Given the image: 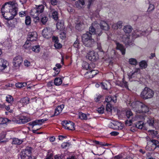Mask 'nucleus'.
I'll list each match as a JSON object with an SVG mask.
<instances>
[{
	"label": "nucleus",
	"mask_w": 159,
	"mask_h": 159,
	"mask_svg": "<svg viewBox=\"0 0 159 159\" xmlns=\"http://www.w3.org/2000/svg\"><path fill=\"white\" fill-rule=\"evenodd\" d=\"M18 8L15 4L11 2L6 3L1 9L2 15L6 19L10 20L17 14Z\"/></svg>",
	"instance_id": "f257e3e1"
},
{
	"label": "nucleus",
	"mask_w": 159,
	"mask_h": 159,
	"mask_svg": "<svg viewBox=\"0 0 159 159\" xmlns=\"http://www.w3.org/2000/svg\"><path fill=\"white\" fill-rule=\"evenodd\" d=\"M1 119L2 120H1V124H5L8 122L11 123H15L21 124H25L31 120L30 118L22 115L18 117V120H10L6 118L2 117H1Z\"/></svg>",
	"instance_id": "f03ea898"
},
{
	"label": "nucleus",
	"mask_w": 159,
	"mask_h": 159,
	"mask_svg": "<svg viewBox=\"0 0 159 159\" xmlns=\"http://www.w3.org/2000/svg\"><path fill=\"white\" fill-rule=\"evenodd\" d=\"M154 94V92L152 89L148 87H145L141 93L140 96L144 99L152 98Z\"/></svg>",
	"instance_id": "7ed1b4c3"
},
{
	"label": "nucleus",
	"mask_w": 159,
	"mask_h": 159,
	"mask_svg": "<svg viewBox=\"0 0 159 159\" xmlns=\"http://www.w3.org/2000/svg\"><path fill=\"white\" fill-rule=\"evenodd\" d=\"M31 153V148L27 147L22 151L20 153L21 159H31L32 157L30 156Z\"/></svg>",
	"instance_id": "20e7f679"
},
{
	"label": "nucleus",
	"mask_w": 159,
	"mask_h": 159,
	"mask_svg": "<svg viewBox=\"0 0 159 159\" xmlns=\"http://www.w3.org/2000/svg\"><path fill=\"white\" fill-rule=\"evenodd\" d=\"M86 58L89 61H95L99 58V55L98 53L93 51L89 52L86 55Z\"/></svg>",
	"instance_id": "39448f33"
},
{
	"label": "nucleus",
	"mask_w": 159,
	"mask_h": 159,
	"mask_svg": "<svg viewBox=\"0 0 159 159\" xmlns=\"http://www.w3.org/2000/svg\"><path fill=\"white\" fill-rule=\"evenodd\" d=\"M62 124L63 127L66 129L71 130L75 129L74 123L70 121H63L62 122Z\"/></svg>",
	"instance_id": "423d86ee"
},
{
	"label": "nucleus",
	"mask_w": 159,
	"mask_h": 159,
	"mask_svg": "<svg viewBox=\"0 0 159 159\" xmlns=\"http://www.w3.org/2000/svg\"><path fill=\"white\" fill-rule=\"evenodd\" d=\"M37 34L35 31L30 32L28 35L27 41L29 42L35 41L37 39Z\"/></svg>",
	"instance_id": "0eeeda50"
},
{
	"label": "nucleus",
	"mask_w": 159,
	"mask_h": 159,
	"mask_svg": "<svg viewBox=\"0 0 159 159\" xmlns=\"http://www.w3.org/2000/svg\"><path fill=\"white\" fill-rule=\"evenodd\" d=\"M22 62L21 57L20 56H18L14 58L13 64L15 67H19Z\"/></svg>",
	"instance_id": "6e6552de"
},
{
	"label": "nucleus",
	"mask_w": 159,
	"mask_h": 159,
	"mask_svg": "<svg viewBox=\"0 0 159 159\" xmlns=\"http://www.w3.org/2000/svg\"><path fill=\"white\" fill-rule=\"evenodd\" d=\"M140 104H141V102L139 101L134 102H132L131 106L132 107L134 110L136 112L139 113V110L140 107Z\"/></svg>",
	"instance_id": "1a4fd4ad"
},
{
	"label": "nucleus",
	"mask_w": 159,
	"mask_h": 159,
	"mask_svg": "<svg viewBox=\"0 0 159 159\" xmlns=\"http://www.w3.org/2000/svg\"><path fill=\"white\" fill-rule=\"evenodd\" d=\"M42 34L44 38L48 39L52 36V33L50 28H46L43 30Z\"/></svg>",
	"instance_id": "9d476101"
},
{
	"label": "nucleus",
	"mask_w": 159,
	"mask_h": 159,
	"mask_svg": "<svg viewBox=\"0 0 159 159\" xmlns=\"http://www.w3.org/2000/svg\"><path fill=\"white\" fill-rule=\"evenodd\" d=\"M8 65V62L7 61L0 58V71H3L6 69Z\"/></svg>",
	"instance_id": "9b49d317"
},
{
	"label": "nucleus",
	"mask_w": 159,
	"mask_h": 159,
	"mask_svg": "<svg viewBox=\"0 0 159 159\" xmlns=\"http://www.w3.org/2000/svg\"><path fill=\"white\" fill-rule=\"evenodd\" d=\"M47 119L37 120L29 123L28 124L29 125L32 126V128H34V126L41 125L42 123H43L44 121H47Z\"/></svg>",
	"instance_id": "f8f14e48"
},
{
	"label": "nucleus",
	"mask_w": 159,
	"mask_h": 159,
	"mask_svg": "<svg viewBox=\"0 0 159 159\" xmlns=\"http://www.w3.org/2000/svg\"><path fill=\"white\" fill-rule=\"evenodd\" d=\"M123 36H122V41L125 43L126 46H133V43L130 41L129 36L125 35H123Z\"/></svg>",
	"instance_id": "ddd939ff"
},
{
	"label": "nucleus",
	"mask_w": 159,
	"mask_h": 159,
	"mask_svg": "<svg viewBox=\"0 0 159 159\" xmlns=\"http://www.w3.org/2000/svg\"><path fill=\"white\" fill-rule=\"evenodd\" d=\"M140 106H141L139 111V113H146L148 111V106L141 102V104H140Z\"/></svg>",
	"instance_id": "4468645a"
},
{
	"label": "nucleus",
	"mask_w": 159,
	"mask_h": 159,
	"mask_svg": "<svg viewBox=\"0 0 159 159\" xmlns=\"http://www.w3.org/2000/svg\"><path fill=\"white\" fill-rule=\"evenodd\" d=\"M100 28L106 31L108 30L109 29V27L107 24L103 20L100 21Z\"/></svg>",
	"instance_id": "2eb2a0df"
},
{
	"label": "nucleus",
	"mask_w": 159,
	"mask_h": 159,
	"mask_svg": "<svg viewBox=\"0 0 159 159\" xmlns=\"http://www.w3.org/2000/svg\"><path fill=\"white\" fill-rule=\"evenodd\" d=\"M117 101V97L116 95L111 97V96H107L105 99V101L108 103L109 102H113L115 103Z\"/></svg>",
	"instance_id": "dca6fc26"
},
{
	"label": "nucleus",
	"mask_w": 159,
	"mask_h": 159,
	"mask_svg": "<svg viewBox=\"0 0 159 159\" xmlns=\"http://www.w3.org/2000/svg\"><path fill=\"white\" fill-rule=\"evenodd\" d=\"M39 14L35 7L33 8L30 12V15L32 16L33 18H35L37 20L39 19V17H38Z\"/></svg>",
	"instance_id": "f3484780"
},
{
	"label": "nucleus",
	"mask_w": 159,
	"mask_h": 159,
	"mask_svg": "<svg viewBox=\"0 0 159 159\" xmlns=\"http://www.w3.org/2000/svg\"><path fill=\"white\" fill-rule=\"evenodd\" d=\"M116 84L122 87L128 88L127 82L125 80L124 78L122 79V81H117Z\"/></svg>",
	"instance_id": "a211bd4d"
},
{
	"label": "nucleus",
	"mask_w": 159,
	"mask_h": 159,
	"mask_svg": "<svg viewBox=\"0 0 159 159\" xmlns=\"http://www.w3.org/2000/svg\"><path fill=\"white\" fill-rule=\"evenodd\" d=\"M116 49L119 50L122 53V55L125 54V49L123 45L118 43H116Z\"/></svg>",
	"instance_id": "6ab92c4d"
},
{
	"label": "nucleus",
	"mask_w": 159,
	"mask_h": 159,
	"mask_svg": "<svg viewBox=\"0 0 159 159\" xmlns=\"http://www.w3.org/2000/svg\"><path fill=\"white\" fill-rule=\"evenodd\" d=\"M91 39H92L91 35L89 34L88 32L83 34L82 36V39L83 43Z\"/></svg>",
	"instance_id": "aec40b11"
},
{
	"label": "nucleus",
	"mask_w": 159,
	"mask_h": 159,
	"mask_svg": "<svg viewBox=\"0 0 159 159\" xmlns=\"http://www.w3.org/2000/svg\"><path fill=\"white\" fill-rule=\"evenodd\" d=\"M85 2L84 0H78L75 2L76 7L79 9L82 8Z\"/></svg>",
	"instance_id": "412c9836"
},
{
	"label": "nucleus",
	"mask_w": 159,
	"mask_h": 159,
	"mask_svg": "<svg viewBox=\"0 0 159 159\" xmlns=\"http://www.w3.org/2000/svg\"><path fill=\"white\" fill-rule=\"evenodd\" d=\"M64 108V105H61L57 106L55 109L54 115L56 116L58 115L62 111Z\"/></svg>",
	"instance_id": "4be33fe9"
},
{
	"label": "nucleus",
	"mask_w": 159,
	"mask_h": 159,
	"mask_svg": "<svg viewBox=\"0 0 159 159\" xmlns=\"http://www.w3.org/2000/svg\"><path fill=\"white\" fill-rule=\"evenodd\" d=\"M94 43V40L92 38L86 41L83 43L86 46L89 47L93 46Z\"/></svg>",
	"instance_id": "5701e85b"
},
{
	"label": "nucleus",
	"mask_w": 159,
	"mask_h": 159,
	"mask_svg": "<svg viewBox=\"0 0 159 159\" xmlns=\"http://www.w3.org/2000/svg\"><path fill=\"white\" fill-rule=\"evenodd\" d=\"M123 22L122 21H119L117 23L114 24L112 25V28L114 29H118L121 28Z\"/></svg>",
	"instance_id": "b1692460"
},
{
	"label": "nucleus",
	"mask_w": 159,
	"mask_h": 159,
	"mask_svg": "<svg viewBox=\"0 0 159 159\" xmlns=\"http://www.w3.org/2000/svg\"><path fill=\"white\" fill-rule=\"evenodd\" d=\"M144 124L142 121H139L136 124V127L139 129H144Z\"/></svg>",
	"instance_id": "393cba45"
},
{
	"label": "nucleus",
	"mask_w": 159,
	"mask_h": 159,
	"mask_svg": "<svg viewBox=\"0 0 159 159\" xmlns=\"http://www.w3.org/2000/svg\"><path fill=\"white\" fill-rule=\"evenodd\" d=\"M98 70H91L90 71H88L87 72L85 75H86L89 74V77L91 78L93 77L95 75L98 74Z\"/></svg>",
	"instance_id": "a878e982"
},
{
	"label": "nucleus",
	"mask_w": 159,
	"mask_h": 159,
	"mask_svg": "<svg viewBox=\"0 0 159 159\" xmlns=\"http://www.w3.org/2000/svg\"><path fill=\"white\" fill-rule=\"evenodd\" d=\"M56 27L57 29L62 30L64 28V22L62 20L58 22L57 23Z\"/></svg>",
	"instance_id": "bb28decb"
},
{
	"label": "nucleus",
	"mask_w": 159,
	"mask_h": 159,
	"mask_svg": "<svg viewBox=\"0 0 159 159\" xmlns=\"http://www.w3.org/2000/svg\"><path fill=\"white\" fill-rule=\"evenodd\" d=\"M35 8L37 10L39 13V14L42 13L44 9V7L42 5H39L38 6H36V7Z\"/></svg>",
	"instance_id": "cd10ccee"
},
{
	"label": "nucleus",
	"mask_w": 159,
	"mask_h": 159,
	"mask_svg": "<svg viewBox=\"0 0 159 159\" xmlns=\"http://www.w3.org/2000/svg\"><path fill=\"white\" fill-rule=\"evenodd\" d=\"M23 141L17 138H14L12 141V144L15 145H20L22 143Z\"/></svg>",
	"instance_id": "c85d7f7f"
},
{
	"label": "nucleus",
	"mask_w": 159,
	"mask_h": 159,
	"mask_svg": "<svg viewBox=\"0 0 159 159\" xmlns=\"http://www.w3.org/2000/svg\"><path fill=\"white\" fill-rule=\"evenodd\" d=\"M132 30V27L130 25H126L125 26L123 30L125 33H129L131 32Z\"/></svg>",
	"instance_id": "c756f323"
},
{
	"label": "nucleus",
	"mask_w": 159,
	"mask_h": 159,
	"mask_svg": "<svg viewBox=\"0 0 159 159\" xmlns=\"http://www.w3.org/2000/svg\"><path fill=\"white\" fill-rule=\"evenodd\" d=\"M84 27V25L82 22H80L76 25L75 28L76 29L79 30H81Z\"/></svg>",
	"instance_id": "7c9ffc66"
},
{
	"label": "nucleus",
	"mask_w": 159,
	"mask_h": 159,
	"mask_svg": "<svg viewBox=\"0 0 159 159\" xmlns=\"http://www.w3.org/2000/svg\"><path fill=\"white\" fill-rule=\"evenodd\" d=\"M54 82L55 85L59 86L62 84V80L61 78H56L55 79Z\"/></svg>",
	"instance_id": "2f4dec72"
},
{
	"label": "nucleus",
	"mask_w": 159,
	"mask_h": 159,
	"mask_svg": "<svg viewBox=\"0 0 159 159\" xmlns=\"http://www.w3.org/2000/svg\"><path fill=\"white\" fill-rule=\"evenodd\" d=\"M150 142L152 143V145H154L155 146L154 149L156 148H159V142L158 141L154 139H152L150 140Z\"/></svg>",
	"instance_id": "473e14b6"
},
{
	"label": "nucleus",
	"mask_w": 159,
	"mask_h": 159,
	"mask_svg": "<svg viewBox=\"0 0 159 159\" xmlns=\"http://www.w3.org/2000/svg\"><path fill=\"white\" fill-rule=\"evenodd\" d=\"M29 98L27 97H25L21 98L20 100L18 102L21 103L22 104H27L29 103Z\"/></svg>",
	"instance_id": "72a5a7b5"
},
{
	"label": "nucleus",
	"mask_w": 159,
	"mask_h": 159,
	"mask_svg": "<svg viewBox=\"0 0 159 159\" xmlns=\"http://www.w3.org/2000/svg\"><path fill=\"white\" fill-rule=\"evenodd\" d=\"M6 101L8 103L11 104L13 102L14 99L11 95H8L6 97Z\"/></svg>",
	"instance_id": "f704fd0d"
},
{
	"label": "nucleus",
	"mask_w": 159,
	"mask_h": 159,
	"mask_svg": "<svg viewBox=\"0 0 159 159\" xmlns=\"http://www.w3.org/2000/svg\"><path fill=\"white\" fill-rule=\"evenodd\" d=\"M112 125L111 126L112 128L116 129H119V126L120 125V124L117 122L114 121L112 123Z\"/></svg>",
	"instance_id": "c9c22d12"
},
{
	"label": "nucleus",
	"mask_w": 159,
	"mask_h": 159,
	"mask_svg": "<svg viewBox=\"0 0 159 159\" xmlns=\"http://www.w3.org/2000/svg\"><path fill=\"white\" fill-rule=\"evenodd\" d=\"M139 116L138 115L136 116V118H132L131 120H127L126 121V125L128 126H130L132 124V121L135 120L136 119H137Z\"/></svg>",
	"instance_id": "e433bc0d"
},
{
	"label": "nucleus",
	"mask_w": 159,
	"mask_h": 159,
	"mask_svg": "<svg viewBox=\"0 0 159 159\" xmlns=\"http://www.w3.org/2000/svg\"><path fill=\"white\" fill-rule=\"evenodd\" d=\"M31 42L27 40L24 45L23 47L25 49H30L31 48Z\"/></svg>",
	"instance_id": "4c0bfd02"
},
{
	"label": "nucleus",
	"mask_w": 159,
	"mask_h": 159,
	"mask_svg": "<svg viewBox=\"0 0 159 159\" xmlns=\"http://www.w3.org/2000/svg\"><path fill=\"white\" fill-rule=\"evenodd\" d=\"M94 26H95L94 24L93 23L92 26H90L89 28V34H90L91 35L92 34H95V29Z\"/></svg>",
	"instance_id": "58836bf2"
},
{
	"label": "nucleus",
	"mask_w": 159,
	"mask_h": 159,
	"mask_svg": "<svg viewBox=\"0 0 159 159\" xmlns=\"http://www.w3.org/2000/svg\"><path fill=\"white\" fill-rule=\"evenodd\" d=\"M139 66L142 69H145L147 66V62L145 61H143L139 63Z\"/></svg>",
	"instance_id": "ea45409f"
},
{
	"label": "nucleus",
	"mask_w": 159,
	"mask_h": 159,
	"mask_svg": "<svg viewBox=\"0 0 159 159\" xmlns=\"http://www.w3.org/2000/svg\"><path fill=\"white\" fill-rule=\"evenodd\" d=\"M83 67L86 70H91L90 65L86 62H84L82 65Z\"/></svg>",
	"instance_id": "a19ab883"
},
{
	"label": "nucleus",
	"mask_w": 159,
	"mask_h": 159,
	"mask_svg": "<svg viewBox=\"0 0 159 159\" xmlns=\"http://www.w3.org/2000/svg\"><path fill=\"white\" fill-rule=\"evenodd\" d=\"M32 51L35 52H39L40 51V48L39 45H36L31 48Z\"/></svg>",
	"instance_id": "79ce46f5"
},
{
	"label": "nucleus",
	"mask_w": 159,
	"mask_h": 159,
	"mask_svg": "<svg viewBox=\"0 0 159 159\" xmlns=\"http://www.w3.org/2000/svg\"><path fill=\"white\" fill-rule=\"evenodd\" d=\"M27 84L26 83H18L16 84V86L17 88H20L26 86Z\"/></svg>",
	"instance_id": "37998d69"
},
{
	"label": "nucleus",
	"mask_w": 159,
	"mask_h": 159,
	"mask_svg": "<svg viewBox=\"0 0 159 159\" xmlns=\"http://www.w3.org/2000/svg\"><path fill=\"white\" fill-rule=\"evenodd\" d=\"M129 63L132 65H136L137 63V61L136 59L131 58L129 59Z\"/></svg>",
	"instance_id": "c03bdc74"
},
{
	"label": "nucleus",
	"mask_w": 159,
	"mask_h": 159,
	"mask_svg": "<svg viewBox=\"0 0 159 159\" xmlns=\"http://www.w3.org/2000/svg\"><path fill=\"white\" fill-rule=\"evenodd\" d=\"M79 116V118L81 120H86L87 119V115L83 113H80Z\"/></svg>",
	"instance_id": "a18cd8bd"
},
{
	"label": "nucleus",
	"mask_w": 159,
	"mask_h": 159,
	"mask_svg": "<svg viewBox=\"0 0 159 159\" xmlns=\"http://www.w3.org/2000/svg\"><path fill=\"white\" fill-rule=\"evenodd\" d=\"M126 115L127 118H129L131 117L133 118V113L130 110H127L126 112ZM136 118V117H135Z\"/></svg>",
	"instance_id": "49530a36"
},
{
	"label": "nucleus",
	"mask_w": 159,
	"mask_h": 159,
	"mask_svg": "<svg viewBox=\"0 0 159 159\" xmlns=\"http://www.w3.org/2000/svg\"><path fill=\"white\" fill-rule=\"evenodd\" d=\"M52 15L53 19L55 20H57L58 18V13L56 11H53L52 13Z\"/></svg>",
	"instance_id": "de8ad7c7"
},
{
	"label": "nucleus",
	"mask_w": 159,
	"mask_h": 159,
	"mask_svg": "<svg viewBox=\"0 0 159 159\" xmlns=\"http://www.w3.org/2000/svg\"><path fill=\"white\" fill-rule=\"evenodd\" d=\"M31 18L29 16H26L25 19V24L26 25H30L31 23Z\"/></svg>",
	"instance_id": "09e8293b"
},
{
	"label": "nucleus",
	"mask_w": 159,
	"mask_h": 159,
	"mask_svg": "<svg viewBox=\"0 0 159 159\" xmlns=\"http://www.w3.org/2000/svg\"><path fill=\"white\" fill-rule=\"evenodd\" d=\"M154 123V120L152 118L149 119L147 121V123L149 125L152 127H153Z\"/></svg>",
	"instance_id": "8fccbe9b"
},
{
	"label": "nucleus",
	"mask_w": 159,
	"mask_h": 159,
	"mask_svg": "<svg viewBox=\"0 0 159 159\" xmlns=\"http://www.w3.org/2000/svg\"><path fill=\"white\" fill-rule=\"evenodd\" d=\"M106 56H104L103 57H102V60H104V61H107L109 63L111 62V60H110L109 57L107 55V54H105Z\"/></svg>",
	"instance_id": "3c124183"
},
{
	"label": "nucleus",
	"mask_w": 159,
	"mask_h": 159,
	"mask_svg": "<svg viewBox=\"0 0 159 159\" xmlns=\"http://www.w3.org/2000/svg\"><path fill=\"white\" fill-rule=\"evenodd\" d=\"M52 5H56L57 4V0H47Z\"/></svg>",
	"instance_id": "603ef678"
},
{
	"label": "nucleus",
	"mask_w": 159,
	"mask_h": 159,
	"mask_svg": "<svg viewBox=\"0 0 159 159\" xmlns=\"http://www.w3.org/2000/svg\"><path fill=\"white\" fill-rule=\"evenodd\" d=\"M48 20V18L46 16L43 17L41 19V21L43 24H45Z\"/></svg>",
	"instance_id": "864d4df0"
},
{
	"label": "nucleus",
	"mask_w": 159,
	"mask_h": 159,
	"mask_svg": "<svg viewBox=\"0 0 159 159\" xmlns=\"http://www.w3.org/2000/svg\"><path fill=\"white\" fill-rule=\"evenodd\" d=\"M70 145L69 143L68 142H64L62 143L61 146L63 148H66L67 147Z\"/></svg>",
	"instance_id": "5fc2aeb1"
},
{
	"label": "nucleus",
	"mask_w": 159,
	"mask_h": 159,
	"mask_svg": "<svg viewBox=\"0 0 159 159\" xmlns=\"http://www.w3.org/2000/svg\"><path fill=\"white\" fill-rule=\"evenodd\" d=\"M47 155L46 158L45 159H54L53 156V154L52 153H48Z\"/></svg>",
	"instance_id": "6e6d98bb"
},
{
	"label": "nucleus",
	"mask_w": 159,
	"mask_h": 159,
	"mask_svg": "<svg viewBox=\"0 0 159 159\" xmlns=\"http://www.w3.org/2000/svg\"><path fill=\"white\" fill-rule=\"evenodd\" d=\"M101 87L104 89H107V84L105 82H102L101 83Z\"/></svg>",
	"instance_id": "4d7b16f0"
},
{
	"label": "nucleus",
	"mask_w": 159,
	"mask_h": 159,
	"mask_svg": "<svg viewBox=\"0 0 159 159\" xmlns=\"http://www.w3.org/2000/svg\"><path fill=\"white\" fill-rule=\"evenodd\" d=\"M60 37L62 39H64L66 38V33L65 32H63L60 33Z\"/></svg>",
	"instance_id": "13d9d810"
},
{
	"label": "nucleus",
	"mask_w": 159,
	"mask_h": 159,
	"mask_svg": "<svg viewBox=\"0 0 159 159\" xmlns=\"http://www.w3.org/2000/svg\"><path fill=\"white\" fill-rule=\"evenodd\" d=\"M154 8V7L153 5L152 4H150L149 5L148 9V11H152Z\"/></svg>",
	"instance_id": "bf43d9fd"
},
{
	"label": "nucleus",
	"mask_w": 159,
	"mask_h": 159,
	"mask_svg": "<svg viewBox=\"0 0 159 159\" xmlns=\"http://www.w3.org/2000/svg\"><path fill=\"white\" fill-rule=\"evenodd\" d=\"M54 46L57 48H60L61 47L62 45L58 42L56 43H55Z\"/></svg>",
	"instance_id": "052dcab7"
},
{
	"label": "nucleus",
	"mask_w": 159,
	"mask_h": 159,
	"mask_svg": "<svg viewBox=\"0 0 159 159\" xmlns=\"http://www.w3.org/2000/svg\"><path fill=\"white\" fill-rule=\"evenodd\" d=\"M79 41L77 39L74 42L73 44V46L75 48H78L79 46Z\"/></svg>",
	"instance_id": "680f3d73"
},
{
	"label": "nucleus",
	"mask_w": 159,
	"mask_h": 159,
	"mask_svg": "<svg viewBox=\"0 0 159 159\" xmlns=\"http://www.w3.org/2000/svg\"><path fill=\"white\" fill-rule=\"evenodd\" d=\"M111 107L110 104L107 103L106 106V110L107 111H111Z\"/></svg>",
	"instance_id": "e2e57ef3"
},
{
	"label": "nucleus",
	"mask_w": 159,
	"mask_h": 159,
	"mask_svg": "<svg viewBox=\"0 0 159 159\" xmlns=\"http://www.w3.org/2000/svg\"><path fill=\"white\" fill-rule=\"evenodd\" d=\"M148 131L150 132L151 134L155 136L157 134V132L154 130H148Z\"/></svg>",
	"instance_id": "0e129e2a"
},
{
	"label": "nucleus",
	"mask_w": 159,
	"mask_h": 159,
	"mask_svg": "<svg viewBox=\"0 0 159 159\" xmlns=\"http://www.w3.org/2000/svg\"><path fill=\"white\" fill-rule=\"evenodd\" d=\"M108 146V144L107 143H103L102 142H100V149L104 150V148H103V146Z\"/></svg>",
	"instance_id": "69168bd1"
},
{
	"label": "nucleus",
	"mask_w": 159,
	"mask_h": 159,
	"mask_svg": "<svg viewBox=\"0 0 159 159\" xmlns=\"http://www.w3.org/2000/svg\"><path fill=\"white\" fill-rule=\"evenodd\" d=\"M122 156L121 155H118L117 156H115L114 157L111 159H121L122 158Z\"/></svg>",
	"instance_id": "338daca9"
},
{
	"label": "nucleus",
	"mask_w": 159,
	"mask_h": 159,
	"mask_svg": "<svg viewBox=\"0 0 159 159\" xmlns=\"http://www.w3.org/2000/svg\"><path fill=\"white\" fill-rule=\"evenodd\" d=\"M62 157L59 154L56 155L54 156V159H62Z\"/></svg>",
	"instance_id": "774afa93"
}]
</instances>
